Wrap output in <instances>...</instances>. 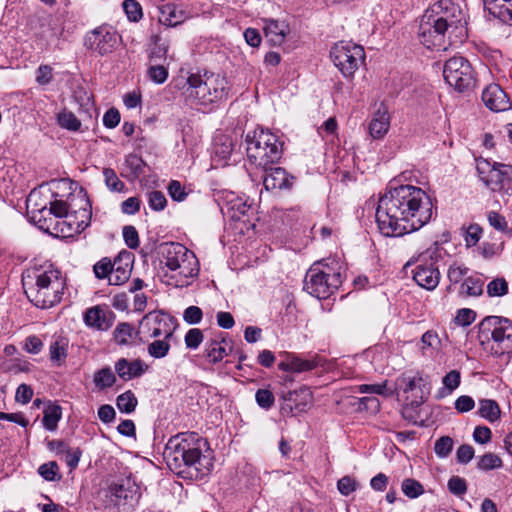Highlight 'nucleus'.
I'll list each match as a JSON object with an SVG mask.
<instances>
[{
	"label": "nucleus",
	"mask_w": 512,
	"mask_h": 512,
	"mask_svg": "<svg viewBox=\"0 0 512 512\" xmlns=\"http://www.w3.org/2000/svg\"><path fill=\"white\" fill-rule=\"evenodd\" d=\"M144 165L143 160L134 154L128 155L125 159V166L129 169L130 175L133 178H138L143 174Z\"/></svg>",
	"instance_id": "obj_55"
},
{
	"label": "nucleus",
	"mask_w": 512,
	"mask_h": 512,
	"mask_svg": "<svg viewBox=\"0 0 512 512\" xmlns=\"http://www.w3.org/2000/svg\"><path fill=\"white\" fill-rule=\"evenodd\" d=\"M168 68L163 63H149L147 77L155 84H163L168 79Z\"/></svg>",
	"instance_id": "obj_35"
},
{
	"label": "nucleus",
	"mask_w": 512,
	"mask_h": 512,
	"mask_svg": "<svg viewBox=\"0 0 512 512\" xmlns=\"http://www.w3.org/2000/svg\"><path fill=\"white\" fill-rule=\"evenodd\" d=\"M425 15L420 19L418 29V39L420 43L427 49L446 50L449 45L459 41L458 38L453 39L451 29L444 25L442 21Z\"/></svg>",
	"instance_id": "obj_10"
},
{
	"label": "nucleus",
	"mask_w": 512,
	"mask_h": 512,
	"mask_svg": "<svg viewBox=\"0 0 512 512\" xmlns=\"http://www.w3.org/2000/svg\"><path fill=\"white\" fill-rule=\"evenodd\" d=\"M487 11L505 24L512 25V0H483Z\"/></svg>",
	"instance_id": "obj_25"
},
{
	"label": "nucleus",
	"mask_w": 512,
	"mask_h": 512,
	"mask_svg": "<svg viewBox=\"0 0 512 512\" xmlns=\"http://www.w3.org/2000/svg\"><path fill=\"white\" fill-rule=\"evenodd\" d=\"M229 89L225 76L207 70L191 73L183 86L188 101L204 106L226 99Z\"/></svg>",
	"instance_id": "obj_5"
},
{
	"label": "nucleus",
	"mask_w": 512,
	"mask_h": 512,
	"mask_svg": "<svg viewBox=\"0 0 512 512\" xmlns=\"http://www.w3.org/2000/svg\"><path fill=\"white\" fill-rule=\"evenodd\" d=\"M264 22V33L268 41L274 46L282 45L289 33L288 24L274 19H265Z\"/></svg>",
	"instance_id": "obj_23"
},
{
	"label": "nucleus",
	"mask_w": 512,
	"mask_h": 512,
	"mask_svg": "<svg viewBox=\"0 0 512 512\" xmlns=\"http://www.w3.org/2000/svg\"><path fill=\"white\" fill-rule=\"evenodd\" d=\"M114 317V313L108 307L96 305L84 312L83 320L90 328L106 331L112 326Z\"/></svg>",
	"instance_id": "obj_16"
},
{
	"label": "nucleus",
	"mask_w": 512,
	"mask_h": 512,
	"mask_svg": "<svg viewBox=\"0 0 512 512\" xmlns=\"http://www.w3.org/2000/svg\"><path fill=\"white\" fill-rule=\"evenodd\" d=\"M137 404L138 400L130 390L120 394L116 399L117 408L126 414L132 413L136 409Z\"/></svg>",
	"instance_id": "obj_38"
},
{
	"label": "nucleus",
	"mask_w": 512,
	"mask_h": 512,
	"mask_svg": "<svg viewBox=\"0 0 512 512\" xmlns=\"http://www.w3.org/2000/svg\"><path fill=\"white\" fill-rule=\"evenodd\" d=\"M390 117L384 109H378L369 123V133L373 139H381L388 132Z\"/></svg>",
	"instance_id": "obj_26"
},
{
	"label": "nucleus",
	"mask_w": 512,
	"mask_h": 512,
	"mask_svg": "<svg viewBox=\"0 0 512 512\" xmlns=\"http://www.w3.org/2000/svg\"><path fill=\"white\" fill-rule=\"evenodd\" d=\"M203 341V333L198 328L190 329L185 335V345L189 349H197Z\"/></svg>",
	"instance_id": "obj_63"
},
{
	"label": "nucleus",
	"mask_w": 512,
	"mask_h": 512,
	"mask_svg": "<svg viewBox=\"0 0 512 512\" xmlns=\"http://www.w3.org/2000/svg\"><path fill=\"white\" fill-rule=\"evenodd\" d=\"M226 213L232 220H240L247 215L251 205L242 197L231 194L225 204Z\"/></svg>",
	"instance_id": "obj_27"
},
{
	"label": "nucleus",
	"mask_w": 512,
	"mask_h": 512,
	"mask_svg": "<svg viewBox=\"0 0 512 512\" xmlns=\"http://www.w3.org/2000/svg\"><path fill=\"white\" fill-rule=\"evenodd\" d=\"M432 215L433 204L425 191L401 185L390 188L379 199L376 222L382 235L400 237L422 228Z\"/></svg>",
	"instance_id": "obj_1"
},
{
	"label": "nucleus",
	"mask_w": 512,
	"mask_h": 512,
	"mask_svg": "<svg viewBox=\"0 0 512 512\" xmlns=\"http://www.w3.org/2000/svg\"><path fill=\"white\" fill-rule=\"evenodd\" d=\"M443 76L445 81L459 92L471 88L474 84L472 66L461 56H455L446 61Z\"/></svg>",
	"instance_id": "obj_13"
},
{
	"label": "nucleus",
	"mask_w": 512,
	"mask_h": 512,
	"mask_svg": "<svg viewBox=\"0 0 512 512\" xmlns=\"http://www.w3.org/2000/svg\"><path fill=\"white\" fill-rule=\"evenodd\" d=\"M496 167L499 169V178L501 180L499 192L509 193L512 191V165L496 163Z\"/></svg>",
	"instance_id": "obj_40"
},
{
	"label": "nucleus",
	"mask_w": 512,
	"mask_h": 512,
	"mask_svg": "<svg viewBox=\"0 0 512 512\" xmlns=\"http://www.w3.org/2000/svg\"><path fill=\"white\" fill-rule=\"evenodd\" d=\"M289 400L295 403L298 411H304L312 404L313 395L308 388H300L289 394Z\"/></svg>",
	"instance_id": "obj_34"
},
{
	"label": "nucleus",
	"mask_w": 512,
	"mask_h": 512,
	"mask_svg": "<svg viewBox=\"0 0 512 512\" xmlns=\"http://www.w3.org/2000/svg\"><path fill=\"white\" fill-rule=\"evenodd\" d=\"M113 270V262L107 257L99 260L93 267L95 276L99 279L108 278Z\"/></svg>",
	"instance_id": "obj_57"
},
{
	"label": "nucleus",
	"mask_w": 512,
	"mask_h": 512,
	"mask_svg": "<svg viewBox=\"0 0 512 512\" xmlns=\"http://www.w3.org/2000/svg\"><path fill=\"white\" fill-rule=\"evenodd\" d=\"M160 280L174 288L188 287L199 274V261L193 251L179 243L161 247Z\"/></svg>",
	"instance_id": "obj_4"
},
{
	"label": "nucleus",
	"mask_w": 512,
	"mask_h": 512,
	"mask_svg": "<svg viewBox=\"0 0 512 512\" xmlns=\"http://www.w3.org/2000/svg\"><path fill=\"white\" fill-rule=\"evenodd\" d=\"M480 344L490 354L500 357L512 355V320L501 316H488L479 324Z\"/></svg>",
	"instance_id": "obj_6"
},
{
	"label": "nucleus",
	"mask_w": 512,
	"mask_h": 512,
	"mask_svg": "<svg viewBox=\"0 0 512 512\" xmlns=\"http://www.w3.org/2000/svg\"><path fill=\"white\" fill-rule=\"evenodd\" d=\"M36 194L30 193L27 198V208L30 220L42 231L51 235L69 237L74 233H78L82 228L79 223L74 227L66 220H56L52 216L51 211L46 205L38 207L37 204H32Z\"/></svg>",
	"instance_id": "obj_9"
},
{
	"label": "nucleus",
	"mask_w": 512,
	"mask_h": 512,
	"mask_svg": "<svg viewBox=\"0 0 512 512\" xmlns=\"http://www.w3.org/2000/svg\"><path fill=\"white\" fill-rule=\"evenodd\" d=\"M423 379L419 375H402L396 381L397 389L403 393H409L420 388Z\"/></svg>",
	"instance_id": "obj_37"
},
{
	"label": "nucleus",
	"mask_w": 512,
	"mask_h": 512,
	"mask_svg": "<svg viewBox=\"0 0 512 512\" xmlns=\"http://www.w3.org/2000/svg\"><path fill=\"white\" fill-rule=\"evenodd\" d=\"M233 147L231 139L226 136L219 137L214 142V154L221 160H226L230 157Z\"/></svg>",
	"instance_id": "obj_43"
},
{
	"label": "nucleus",
	"mask_w": 512,
	"mask_h": 512,
	"mask_svg": "<svg viewBox=\"0 0 512 512\" xmlns=\"http://www.w3.org/2000/svg\"><path fill=\"white\" fill-rule=\"evenodd\" d=\"M479 254L484 259H492L499 256L503 251V243L483 242L478 247Z\"/></svg>",
	"instance_id": "obj_54"
},
{
	"label": "nucleus",
	"mask_w": 512,
	"mask_h": 512,
	"mask_svg": "<svg viewBox=\"0 0 512 512\" xmlns=\"http://www.w3.org/2000/svg\"><path fill=\"white\" fill-rule=\"evenodd\" d=\"M170 350L169 339L154 340L147 347L148 354L156 359L164 358Z\"/></svg>",
	"instance_id": "obj_46"
},
{
	"label": "nucleus",
	"mask_w": 512,
	"mask_h": 512,
	"mask_svg": "<svg viewBox=\"0 0 512 512\" xmlns=\"http://www.w3.org/2000/svg\"><path fill=\"white\" fill-rule=\"evenodd\" d=\"M421 350L426 353L427 350L439 351L441 348V339L434 330L426 331L421 337Z\"/></svg>",
	"instance_id": "obj_45"
},
{
	"label": "nucleus",
	"mask_w": 512,
	"mask_h": 512,
	"mask_svg": "<svg viewBox=\"0 0 512 512\" xmlns=\"http://www.w3.org/2000/svg\"><path fill=\"white\" fill-rule=\"evenodd\" d=\"M497 162H490L488 159L485 158H476V170L479 179L481 182L485 185L487 182V179H489L492 171L494 170Z\"/></svg>",
	"instance_id": "obj_50"
},
{
	"label": "nucleus",
	"mask_w": 512,
	"mask_h": 512,
	"mask_svg": "<svg viewBox=\"0 0 512 512\" xmlns=\"http://www.w3.org/2000/svg\"><path fill=\"white\" fill-rule=\"evenodd\" d=\"M461 382V374L458 370H451L442 379L443 389L439 391L441 396L445 395L446 391L448 394L452 393L457 389Z\"/></svg>",
	"instance_id": "obj_47"
},
{
	"label": "nucleus",
	"mask_w": 512,
	"mask_h": 512,
	"mask_svg": "<svg viewBox=\"0 0 512 512\" xmlns=\"http://www.w3.org/2000/svg\"><path fill=\"white\" fill-rule=\"evenodd\" d=\"M263 178V184L266 190L290 189L293 185L294 177L289 175L283 168H267Z\"/></svg>",
	"instance_id": "obj_19"
},
{
	"label": "nucleus",
	"mask_w": 512,
	"mask_h": 512,
	"mask_svg": "<svg viewBox=\"0 0 512 512\" xmlns=\"http://www.w3.org/2000/svg\"><path fill=\"white\" fill-rule=\"evenodd\" d=\"M247 157L251 163L266 169L282 155V143L278 137L264 129H256L246 135Z\"/></svg>",
	"instance_id": "obj_8"
},
{
	"label": "nucleus",
	"mask_w": 512,
	"mask_h": 512,
	"mask_svg": "<svg viewBox=\"0 0 512 512\" xmlns=\"http://www.w3.org/2000/svg\"><path fill=\"white\" fill-rule=\"evenodd\" d=\"M132 259L129 253L119 254L113 261V270L109 276V284L121 285L125 283L131 275Z\"/></svg>",
	"instance_id": "obj_20"
},
{
	"label": "nucleus",
	"mask_w": 512,
	"mask_h": 512,
	"mask_svg": "<svg viewBox=\"0 0 512 512\" xmlns=\"http://www.w3.org/2000/svg\"><path fill=\"white\" fill-rule=\"evenodd\" d=\"M478 414L487 421L494 423L500 419L501 409L496 401L481 399L479 401Z\"/></svg>",
	"instance_id": "obj_32"
},
{
	"label": "nucleus",
	"mask_w": 512,
	"mask_h": 512,
	"mask_svg": "<svg viewBox=\"0 0 512 512\" xmlns=\"http://www.w3.org/2000/svg\"><path fill=\"white\" fill-rule=\"evenodd\" d=\"M487 220L489 225L495 230L502 233H508V222L503 215L496 211H489L487 213Z\"/></svg>",
	"instance_id": "obj_56"
},
{
	"label": "nucleus",
	"mask_w": 512,
	"mask_h": 512,
	"mask_svg": "<svg viewBox=\"0 0 512 512\" xmlns=\"http://www.w3.org/2000/svg\"><path fill=\"white\" fill-rule=\"evenodd\" d=\"M168 45L156 43L149 53V63H163L167 61Z\"/></svg>",
	"instance_id": "obj_58"
},
{
	"label": "nucleus",
	"mask_w": 512,
	"mask_h": 512,
	"mask_svg": "<svg viewBox=\"0 0 512 512\" xmlns=\"http://www.w3.org/2000/svg\"><path fill=\"white\" fill-rule=\"evenodd\" d=\"M115 373L116 372H114L109 366L96 370L93 374V383L95 388L98 391H104L113 387L117 381Z\"/></svg>",
	"instance_id": "obj_28"
},
{
	"label": "nucleus",
	"mask_w": 512,
	"mask_h": 512,
	"mask_svg": "<svg viewBox=\"0 0 512 512\" xmlns=\"http://www.w3.org/2000/svg\"><path fill=\"white\" fill-rule=\"evenodd\" d=\"M114 340L118 345H129L137 336V332L129 323H119L113 333Z\"/></svg>",
	"instance_id": "obj_33"
},
{
	"label": "nucleus",
	"mask_w": 512,
	"mask_h": 512,
	"mask_svg": "<svg viewBox=\"0 0 512 512\" xmlns=\"http://www.w3.org/2000/svg\"><path fill=\"white\" fill-rule=\"evenodd\" d=\"M106 187L112 192H125L126 185L121 181L116 172L111 168H104L102 171Z\"/></svg>",
	"instance_id": "obj_39"
},
{
	"label": "nucleus",
	"mask_w": 512,
	"mask_h": 512,
	"mask_svg": "<svg viewBox=\"0 0 512 512\" xmlns=\"http://www.w3.org/2000/svg\"><path fill=\"white\" fill-rule=\"evenodd\" d=\"M227 343L224 339L216 340L212 339L207 341L205 344V356L213 363L221 361L226 355Z\"/></svg>",
	"instance_id": "obj_30"
},
{
	"label": "nucleus",
	"mask_w": 512,
	"mask_h": 512,
	"mask_svg": "<svg viewBox=\"0 0 512 512\" xmlns=\"http://www.w3.org/2000/svg\"><path fill=\"white\" fill-rule=\"evenodd\" d=\"M158 11L159 22L168 27H175L183 23L187 18L185 10L175 3L162 4L158 6Z\"/></svg>",
	"instance_id": "obj_22"
},
{
	"label": "nucleus",
	"mask_w": 512,
	"mask_h": 512,
	"mask_svg": "<svg viewBox=\"0 0 512 512\" xmlns=\"http://www.w3.org/2000/svg\"><path fill=\"white\" fill-rule=\"evenodd\" d=\"M49 210L51 211L52 216L56 218V220H66L67 222H70L74 227L77 226V224L74 225L72 221L73 216L69 213V206L65 201H51Z\"/></svg>",
	"instance_id": "obj_36"
},
{
	"label": "nucleus",
	"mask_w": 512,
	"mask_h": 512,
	"mask_svg": "<svg viewBox=\"0 0 512 512\" xmlns=\"http://www.w3.org/2000/svg\"><path fill=\"white\" fill-rule=\"evenodd\" d=\"M59 467L56 462L51 461L40 465L38 473L47 481H54L57 479Z\"/></svg>",
	"instance_id": "obj_62"
},
{
	"label": "nucleus",
	"mask_w": 512,
	"mask_h": 512,
	"mask_svg": "<svg viewBox=\"0 0 512 512\" xmlns=\"http://www.w3.org/2000/svg\"><path fill=\"white\" fill-rule=\"evenodd\" d=\"M502 464V459L497 454L488 452L478 458L477 468L489 471L502 467Z\"/></svg>",
	"instance_id": "obj_42"
},
{
	"label": "nucleus",
	"mask_w": 512,
	"mask_h": 512,
	"mask_svg": "<svg viewBox=\"0 0 512 512\" xmlns=\"http://www.w3.org/2000/svg\"><path fill=\"white\" fill-rule=\"evenodd\" d=\"M68 341L63 337H57L49 347L50 359L56 366H61L67 357Z\"/></svg>",
	"instance_id": "obj_31"
},
{
	"label": "nucleus",
	"mask_w": 512,
	"mask_h": 512,
	"mask_svg": "<svg viewBox=\"0 0 512 512\" xmlns=\"http://www.w3.org/2000/svg\"><path fill=\"white\" fill-rule=\"evenodd\" d=\"M122 7L129 21L139 22L142 19V7L136 0H124Z\"/></svg>",
	"instance_id": "obj_48"
},
{
	"label": "nucleus",
	"mask_w": 512,
	"mask_h": 512,
	"mask_svg": "<svg viewBox=\"0 0 512 512\" xmlns=\"http://www.w3.org/2000/svg\"><path fill=\"white\" fill-rule=\"evenodd\" d=\"M482 100L487 108L495 112L507 111L511 102L505 91L498 84H490L482 93Z\"/></svg>",
	"instance_id": "obj_18"
},
{
	"label": "nucleus",
	"mask_w": 512,
	"mask_h": 512,
	"mask_svg": "<svg viewBox=\"0 0 512 512\" xmlns=\"http://www.w3.org/2000/svg\"><path fill=\"white\" fill-rule=\"evenodd\" d=\"M142 325L148 327L150 336L154 338L163 336L165 339H170L173 335L172 331L167 327L163 315L156 312L147 314L143 318Z\"/></svg>",
	"instance_id": "obj_24"
},
{
	"label": "nucleus",
	"mask_w": 512,
	"mask_h": 512,
	"mask_svg": "<svg viewBox=\"0 0 512 512\" xmlns=\"http://www.w3.org/2000/svg\"><path fill=\"white\" fill-rule=\"evenodd\" d=\"M149 207L154 211H161L166 207L167 199L163 192L152 191L148 194Z\"/></svg>",
	"instance_id": "obj_61"
},
{
	"label": "nucleus",
	"mask_w": 512,
	"mask_h": 512,
	"mask_svg": "<svg viewBox=\"0 0 512 512\" xmlns=\"http://www.w3.org/2000/svg\"><path fill=\"white\" fill-rule=\"evenodd\" d=\"M317 363L314 360H304L298 357H291L285 362L279 364V369L285 372L301 373L316 368Z\"/></svg>",
	"instance_id": "obj_29"
},
{
	"label": "nucleus",
	"mask_w": 512,
	"mask_h": 512,
	"mask_svg": "<svg viewBox=\"0 0 512 512\" xmlns=\"http://www.w3.org/2000/svg\"><path fill=\"white\" fill-rule=\"evenodd\" d=\"M168 467L177 474L203 478L213 468V452L208 441L195 432L180 433L171 437L164 449Z\"/></svg>",
	"instance_id": "obj_2"
},
{
	"label": "nucleus",
	"mask_w": 512,
	"mask_h": 512,
	"mask_svg": "<svg viewBox=\"0 0 512 512\" xmlns=\"http://www.w3.org/2000/svg\"><path fill=\"white\" fill-rule=\"evenodd\" d=\"M58 123L62 128L70 131H78L81 128V121L71 111L63 110L58 114Z\"/></svg>",
	"instance_id": "obj_44"
},
{
	"label": "nucleus",
	"mask_w": 512,
	"mask_h": 512,
	"mask_svg": "<svg viewBox=\"0 0 512 512\" xmlns=\"http://www.w3.org/2000/svg\"><path fill=\"white\" fill-rule=\"evenodd\" d=\"M487 293L491 297H501L508 293V283L504 278H496L487 285Z\"/></svg>",
	"instance_id": "obj_53"
},
{
	"label": "nucleus",
	"mask_w": 512,
	"mask_h": 512,
	"mask_svg": "<svg viewBox=\"0 0 512 512\" xmlns=\"http://www.w3.org/2000/svg\"><path fill=\"white\" fill-rule=\"evenodd\" d=\"M22 284L30 302L47 309L61 301L66 282L59 269L48 265L27 269L23 273Z\"/></svg>",
	"instance_id": "obj_3"
},
{
	"label": "nucleus",
	"mask_w": 512,
	"mask_h": 512,
	"mask_svg": "<svg viewBox=\"0 0 512 512\" xmlns=\"http://www.w3.org/2000/svg\"><path fill=\"white\" fill-rule=\"evenodd\" d=\"M461 292L468 296H479L483 292V283L477 278H466L461 285Z\"/></svg>",
	"instance_id": "obj_51"
},
{
	"label": "nucleus",
	"mask_w": 512,
	"mask_h": 512,
	"mask_svg": "<svg viewBox=\"0 0 512 512\" xmlns=\"http://www.w3.org/2000/svg\"><path fill=\"white\" fill-rule=\"evenodd\" d=\"M335 260L314 263L307 271L303 288L317 299H327L342 283V274Z\"/></svg>",
	"instance_id": "obj_7"
},
{
	"label": "nucleus",
	"mask_w": 512,
	"mask_h": 512,
	"mask_svg": "<svg viewBox=\"0 0 512 512\" xmlns=\"http://www.w3.org/2000/svg\"><path fill=\"white\" fill-rule=\"evenodd\" d=\"M483 229L478 224H471L465 232L464 240L467 247L475 246L481 239Z\"/></svg>",
	"instance_id": "obj_59"
},
{
	"label": "nucleus",
	"mask_w": 512,
	"mask_h": 512,
	"mask_svg": "<svg viewBox=\"0 0 512 512\" xmlns=\"http://www.w3.org/2000/svg\"><path fill=\"white\" fill-rule=\"evenodd\" d=\"M61 418V408L59 406L49 407L45 412L42 419L44 427L53 431L56 429L58 421Z\"/></svg>",
	"instance_id": "obj_49"
},
{
	"label": "nucleus",
	"mask_w": 512,
	"mask_h": 512,
	"mask_svg": "<svg viewBox=\"0 0 512 512\" xmlns=\"http://www.w3.org/2000/svg\"><path fill=\"white\" fill-rule=\"evenodd\" d=\"M413 279L422 288L434 290L440 281V272L434 262L421 263L413 271Z\"/></svg>",
	"instance_id": "obj_17"
},
{
	"label": "nucleus",
	"mask_w": 512,
	"mask_h": 512,
	"mask_svg": "<svg viewBox=\"0 0 512 512\" xmlns=\"http://www.w3.org/2000/svg\"><path fill=\"white\" fill-rule=\"evenodd\" d=\"M433 19L442 21L445 26L454 32H457L455 38L461 42L466 37L465 22H463V14L461 7L452 0H437L430 5L425 13Z\"/></svg>",
	"instance_id": "obj_12"
},
{
	"label": "nucleus",
	"mask_w": 512,
	"mask_h": 512,
	"mask_svg": "<svg viewBox=\"0 0 512 512\" xmlns=\"http://www.w3.org/2000/svg\"><path fill=\"white\" fill-rule=\"evenodd\" d=\"M401 490L410 499H415L425 492L423 485L413 478L404 479L401 484Z\"/></svg>",
	"instance_id": "obj_41"
},
{
	"label": "nucleus",
	"mask_w": 512,
	"mask_h": 512,
	"mask_svg": "<svg viewBox=\"0 0 512 512\" xmlns=\"http://www.w3.org/2000/svg\"><path fill=\"white\" fill-rule=\"evenodd\" d=\"M121 43V36L112 28L98 27L90 32L85 45L100 56L111 54Z\"/></svg>",
	"instance_id": "obj_15"
},
{
	"label": "nucleus",
	"mask_w": 512,
	"mask_h": 512,
	"mask_svg": "<svg viewBox=\"0 0 512 512\" xmlns=\"http://www.w3.org/2000/svg\"><path fill=\"white\" fill-rule=\"evenodd\" d=\"M330 57L343 76L349 78L364 62L365 52L363 47L356 43L340 41L332 47Z\"/></svg>",
	"instance_id": "obj_11"
},
{
	"label": "nucleus",
	"mask_w": 512,
	"mask_h": 512,
	"mask_svg": "<svg viewBox=\"0 0 512 512\" xmlns=\"http://www.w3.org/2000/svg\"><path fill=\"white\" fill-rule=\"evenodd\" d=\"M454 441L449 436H442L436 440L434 445L435 454L439 458H446L452 451Z\"/></svg>",
	"instance_id": "obj_52"
},
{
	"label": "nucleus",
	"mask_w": 512,
	"mask_h": 512,
	"mask_svg": "<svg viewBox=\"0 0 512 512\" xmlns=\"http://www.w3.org/2000/svg\"><path fill=\"white\" fill-rule=\"evenodd\" d=\"M104 492L109 502L118 508L134 507L140 498L139 487L130 477L116 480Z\"/></svg>",
	"instance_id": "obj_14"
},
{
	"label": "nucleus",
	"mask_w": 512,
	"mask_h": 512,
	"mask_svg": "<svg viewBox=\"0 0 512 512\" xmlns=\"http://www.w3.org/2000/svg\"><path fill=\"white\" fill-rule=\"evenodd\" d=\"M255 399L257 404L265 410L270 409L275 402L273 393L268 389H259L255 394Z\"/></svg>",
	"instance_id": "obj_60"
},
{
	"label": "nucleus",
	"mask_w": 512,
	"mask_h": 512,
	"mask_svg": "<svg viewBox=\"0 0 512 512\" xmlns=\"http://www.w3.org/2000/svg\"><path fill=\"white\" fill-rule=\"evenodd\" d=\"M53 79V69L51 66L42 64L36 70V82L43 86L48 85Z\"/></svg>",
	"instance_id": "obj_64"
},
{
	"label": "nucleus",
	"mask_w": 512,
	"mask_h": 512,
	"mask_svg": "<svg viewBox=\"0 0 512 512\" xmlns=\"http://www.w3.org/2000/svg\"><path fill=\"white\" fill-rule=\"evenodd\" d=\"M147 370L148 365L140 359L128 361L126 358H120L115 363V372L124 381L140 377Z\"/></svg>",
	"instance_id": "obj_21"
}]
</instances>
